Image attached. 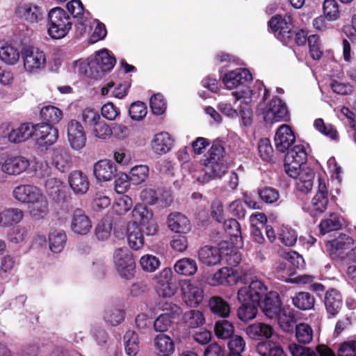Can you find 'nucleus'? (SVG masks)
<instances>
[{"label": "nucleus", "instance_id": "473e14b6", "mask_svg": "<svg viewBox=\"0 0 356 356\" xmlns=\"http://www.w3.org/2000/svg\"><path fill=\"white\" fill-rule=\"evenodd\" d=\"M168 227L177 233H187L191 230L188 218L180 213H172L168 218Z\"/></svg>", "mask_w": 356, "mask_h": 356}, {"label": "nucleus", "instance_id": "20e7f679", "mask_svg": "<svg viewBox=\"0 0 356 356\" xmlns=\"http://www.w3.org/2000/svg\"><path fill=\"white\" fill-rule=\"evenodd\" d=\"M24 70L30 74H38L42 71L47 63L44 52L33 46H25L21 51Z\"/></svg>", "mask_w": 356, "mask_h": 356}, {"label": "nucleus", "instance_id": "9d476101", "mask_svg": "<svg viewBox=\"0 0 356 356\" xmlns=\"http://www.w3.org/2000/svg\"><path fill=\"white\" fill-rule=\"evenodd\" d=\"M113 262L119 275L127 280L131 279L134 273L135 261L132 254L126 248H119L114 252Z\"/></svg>", "mask_w": 356, "mask_h": 356}, {"label": "nucleus", "instance_id": "79ce46f5", "mask_svg": "<svg viewBox=\"0 0 356 356\" xmlns=\"http://www.w3.org/2000/svg\"><path fill=\"white\" fill-rule=\"evenodd\" d=\"M2 227H7L18 224L24 218V211L18 208H9L1 212Z\"/></svg>", "mask_w": 356, "mask_h": 356}, {"label": "nucleus", "instance_id": "f8f14e48", "mask_svg": "<svg viewBox=\"0 0 356 356\" xmlns=\"http://www.w3.org/2000/svg\"><path fill=\"white\" fill-rule=\"evenodd\" d=\"M224 147L219 143L213 144L209 149L204 164L209 170H214L216 176H222L225 172V165L223 161Z\"/></svg>", "mask_w": 356, "mask_h": 356}, {"label": "nucleus", "instance_id": "bb28decb", "mask_svg": "<svg viewBox=\"0 0 356 356\" xmlns=\"http://www.w3.org/2000/svg\"><path fill=\"white\" fill-rule=\"evenodd\" d=\"M51 160L53 165L61 172L69 170L72 166L71 154L66 148L63 147L54 149Z\"/></svg>", "mask_w": 356, "mask_h": 356}, {"label": "nucleus", "instance_id": "603ef678", "mask_svg": "<svg viewBox=\"0 0 356 356\" xmlns=\"http://www.w3.org/2000/svg\"><path fill=\"white\" fill-rule=\"evenodd\" d=\"M154 345L157 350L163 355L172 354L175 350L174 343L171 338L166 334H158L154 339Z\"/></svg>", "mask_w": 356, "mask_h": 356}, {"label": "nucleus", "instance_id": "49530a36", "mask_svg": "<svg viewBox=\"0 0 356 356\" xmlns=\"http://www.w3.org/2000/svg\"><path fill=\"white\" fill-rule=\"evenodd\" d=\"M174 269L178 274L191 276L197 272V265L196 261L193 259L183 258L175 263Z\"/></svg>", "mask_w": 356, "mask_h": 356}, {"label": "nucleus", "instance_id": "6e6552de", "mask_svg": "<svg viewBox=\"0 0 356 356\" xmlns=\"http://www.w3.org/2000/svg\"><path fill=\"white\" fill-rule=\"evenodd\" d=\"M264 120L267 124H273L280 121H288L289 113L284 102L278 97H273L264 108Z\"/></svg>", "mask_w": 356, "mask_h": 356}, {"label": "nucleus", "instance_id": "a18cd8bd", "mask_svg": "<svg viewBox=\"0 0 356 356\" xmlns=\"http://www.w3.org/2000/svg\"><path fill=\"white\" fill-rule=\"evenodd\" d=\"M63 115V111L54 106H45L40 110V118L46 121L47 124L51 125L58 123L62 120Z\"/></svg>", "mask_w": 356, "mask_h": 356}, {"label": "nucleus", "instance_id": "6ab92c4d", "mask_svg": "<svg viewBox=\"0 0 356 356\" xmlns=\"http://www.w3.org/2000/svg\"><path fill=\"white\" fill-rule=\"evenodd\" d=\"M42 193V191L36 186L19 184L13 188L12 196L20 203L31 204Z\"/></svg>", "mask_w": 356, "mask_h": 356}, {"label": "nucleus", "instance_id": "0eeeda50", "mask_svg": "<svg viewBox=\"0 0 356 356\" xmlns=\"http://www.w3.org/2000/svg\"><path fill=\"white\" fill-rule=\"evenodd\" d=\"M34 125L31 123H22L17 128H12L8 123L0 126V136L7 138L13 143H19L27 140L33 136Z\"/></svg>", "mask_w": 356, "mask_h": 356}, {"label": "nucleus", "instance_id": "dca6fc26", "mask_svg": "<svg viewBox=\"0 0 356 356\" xmlns=\"http://www.w3.org/2000/svg\"><path fill=\"white\" fill-rule=\"evenodd\" d=\"M17 17L29 24H38L44 19V10L33 3H24L17 7Z\"/></svg>", "mask_w": 356, "mask_h": 356}, {"label": "nucleus", "instance_id": "2eb2a0df", "mask_svg": "<svg viewBox=\"0 0 356 356\" xmlns=\"http://www.w3.org/2000/svg\"><path fill=\"white\" fill-rule=\"evenodd\" d=\"M172 272L169 268L163 269L154 277L155 286L159 296L164 298L173 296L177 288L172 282Z\"/></svg>", "mask_w": 356, "mask_h": 356}, {"label": "nucleus", "instance_id": "b1692460", "mask_svg": "<svg viewBox=\"0 0 356 356\" xmlns=\"http://www.w3.org/2000/svg\"><path fill=\"white\" fill-rule=\"evenodd\" d=\"M353 240L345 234H341L337 238L326 243L327 250L334 259L343 258L344 251L349 249Z\"/></svg>", "mask_w": 356, "mask_h": 356}, {"label": "nucleus", "instance_id": "f704fd0d", "mask_svg": "<svg viewBox=\"0 0 356 356\" xmlns=\"http://www.w3.org/2000/svg\"><path fill=\"white\" fill-rule=\"evenodd\" d=\"M315 177L314 172L310 168H302L296 178V186L298 191L303 194L311 192Z\"/></svg>", "mask_w": 356, "mask_h": 356}, {"label": "nucleus", "instance_id": "9b49d317", "mask_svg": "<svg viewBox=\"0 0 356 356\" xmlns=\"http://www.w3.org/2000/svg\"><path fill=\"white\" fill-rule=\"evenodd\" d=\"M181 291L184 302L190 307H197L204 299V290L196 282H184L181 284Z\"/></svg>", "mask_w": 356, "mask_h": 356}, {"label": "nucleus", "instance_id": "de8ad7c7", "mask_svg": "<svg viewBox=\"0 0 356 356\" xmlns=\"http://www.w3.org/2000/svg\"><path fill=\"white\" fill-rule=\"evenodd\" d=\"M214 332L217 338L229 340L234 335V326L227 320L218 321L214 325Z\"/></svg>", "mask_w": 356, "mask_h": 356}, {"label": "nucleus", "instance_id": "ddd939ff", "mask_svg": "<svg viewBox=\"0 0 356 356\" xmlns=\"http://www.w3.org/2000/svg\"><path fill=\"white\" fill-rule=\"evenodd\" d=\"M268 25L276 38L282 42H286L293 35L290 16L282 17L280 15H275L269 21Z\"/></svg>", "mask_w": 356, "mask_h": 356}, {"label": "nucleus", "instance_id": "774afa93", "mask_svg": "<svg viewBox=\"0 0 356 356\" xmlns=\"http://www.w3.org/2000/svg\"><path fill=\"white\" fill-rule=\"evenodd\" d=\"M92 127V133L98 138L106 139L112 136V129L104 121L99 120Z\"/></svg>", "mask_w": 356, "mask_h": 356}, {"label": "nucleus", "instance_id": "7c9ffc66", "mask_svg": "<svg viewBox=\"0 0 356 356\" xmlns=\"http://www.w3.org/2000/svg\"><path fill=\"white\" fill-rule=\"evenodd\" d=\"M324 304L330 316H335L341 310L343 305L340 292L334 289L328 290L325 295Z\"/></svg>", "mask_w": 356, "mask_h": 356}, {"label": "nucleus", "instance_id": "f03ea898", "mask_svg": "<svg viewBox=\"0 0 356 356\" xmlns=\"http://www.w3.org/2000/svg\"><path fill=\"white\" fill-rule=\"evenodd\" d=\"M48 33L54 39L63 38L72 29L70 15L59 7L52 8L48 15Z\"/></svg>", "mask_w": 356, "mask_h": 356}, {"label": "nucleus", "instance_id": "39448f33", "mask_svg": "<svg viewBox=\"0 0 356 356\" xmlns=\"http://www.w3.org/2000/svg\"><path fill=\"white\" fill-rule=\"evenodd\" d=\"M115 64V58L111 56L107 49L97 52L95 58L88 63L86 73L88 76L95 79L102 78L105 72L113 69Z\"/></svg>", "mask_w": 356, "mask_h": 356}, {"label": "nucleus", "instance_id": "1a4fd4ad", "mask_svg": "<svg viewBox=\"0 0 356 356\" xmlns=\"http://www.w3.org/2000/svg\"><path fill=\"white\" fill-rule=\"evenodd\" d=\"M131 224L142 226L145 228V232L147 235L153 236L158 232V225L153 219V213L146 207L142 204H137L132 211Z\"/></svg>", "mask_w": 356, "mask_h": 356}, {"label": "nucleus", "instance_id": "a211bd4d", "mask_svg": "<svg viewBox=\"0 0 356 356\" xmlns=\"http://www.w3.org/2000/svg\"><path fill=\"white\" fill-rule=\"evenodd\" d=\"M67 140L74 150L83 149L86 143V136L81 123L75 120L70 121L67 127Z\"/></svg>", "mask_w": 356, "mask_h": 356}, {"label": "nucleus", "instance_id": "423d86ee", "mask_svg": "<svg viewBox=\"0 0 356 356\" xmlns=\"http://www.w3.org/2000/svg\"><path fill=\"white\" fill-rule=\"evenodd\" d=\"M227 347L229 353L227 356H242V353L246 348V342L243 337L234 334L228 340ZM204 356H225V355L221 346L216 343H213L205 348Z\"/></svg>", "mask_w": 356, "mask_h": 356}, {"label": "nucleus", "instance_id": "37998d69", "mask_svg": "<svg viewBox=\"0 0 356 356\" xmlns=\"http://www.w3.org/2000/svg\"><path fill=\"white\" fill-rule=\"evenodd\" d=\"M238 276L232 268H222L213 276V284H233L237 282Z\"/></svg>", "mask_w": 356, "mask_h": 356}, {"label": "nucleus", "instance_id": "c85d7f7f", "mask_svg": "<svg viewBox=\"0 0 356 356\" xmlns=\"http://www.w3.org/2000/svg\"><path fill=\"white\" fill-rule=\"evenodd\" d=\"M174 140L165 131L155 134L151 141V148L154 154L163 155L168 153L173 146Z\"/></svg>", "mask_w": 356, "mask_h": 356}, {"label": "nucleus", "instance_id": "393cba45", "mask_svg": "<svg viewBox=\"0 0 356 356\" xmlns=\"http://www.w3.org/2000/svg\"><path fill=\"white\" fill-rule=\"evenodd\" d=\"M71 228L74 233L81 235L87 234L92 229V222L83 209H76L73 211Z\"/></svg>", "mask_w": 356, "mask_h": 356}, {"label": "nucleus", "instance_id": "6e6d98bb", "mask_svg": "<svg viewBox=\"0 0 356 356\" xmlns=\"http://www.w3.org/2000/svg\"><path fill=\"white\" fill-rule=\"evenodd\" d=\"M341 225V218L337 214L332 213L330 214L329 218L321 222L319 227L321 232L325 234L327 232L339 229Z\"/></svg>", "mask_w": 356, "mask_h": 356}, {"label": "nucleus", "instance_id": "2f4dec72", "mask_svg": "<svg viewBox=\"0 0 356 356\" xmlns=\"http://www.w3.org/2000/svg\"><path fill=\"white\" fill-rule=\"evenodd\" d=\"M199 261L206 266H215L220 263L222 256L218 248L204 245L198 251Z\"/></svg>", "mask_w": 356, "mask_h": 356}, {"label": "nucleus", "instance_id": "7ed1b4c3", "mask_svg": "<svg viewBox=\"0 0 356 356\" xmlns=\"http://www.w3.org/2000/svg\"><path fill=\"white\" fill-rule=\"evenodd\" d=\"M264 294L266 296L264 300L259 301V303L263 312L269 318L277 317L282 327H284L283 323L286 324V327H289L292 318L287 314L286 309H281V301L278 293L275 291H270L268 293L265 292Z\"/></svg>", "mask_w": 356, "mask_h": 356}, {"label": "nucleus", "instance_id": "680f3d73", "mask_svg": "<svg viewBox=\"0 0 356 356\" xmlns=\"http://www.w3.org/2000/svg\"><path fill=\"white\" fill-rule=\"evenodd\" d=\"M44 187L47 194L55 200L60 196L63 188L62 181L56 177H50L45 181Z\"/></svg>", "mask_w": 356, "mask_h": 356}, {"label": "nucleus", "instance_id": "412c9836", "mask_svg": "<svg viewBox=\"0 0 356 356\" xmlns=\"http://www.w3.org/2000/svg\"><path fill=\"white\" fill-rule=\"evenodd\" d=\"M318 182V191L311 202L312 215L323 213L327 209L329 204L328 191L325 180L319 177Z\"/></svg>", "mask_w": 356, "mask_h": 356}, {"label": "nucleus", "instance_id": "0e129e2a", "mask_svg": "<svg viewBox=\"0 0 356 356\" xmlns=\"http://www.w3.org/2000/svg\"><path fill=\"white\" fill-rule=\"evenodd\" d=\"M28 234V227L25 226H17L9 233L8 239L13 243L19 244L26 241Z\"/></svg>", "mask_w": 356, "mask_h": 356}, {"label": "nucleus", "instance_id": "4468645a", "mask_svg": "<svg viewBox=\"0 0 356 356\" xmlns=\"http://www.w3.org/2000/svg\"><path fill=\"white\" fill-rule=\"evenodd\" d=\"M140 200L145 204H159L162 207H169L172 199L169 191L163 188H145L140 193Z\"/></svg>", "mask_w": 356, "mask_h": 356}, {"label": "nucleus", "instance_id": "69168bd1", "mask_svg": "<svg viewBox=\"0 0 356 356\" xmlns=\"http://www.w3.org/2000/svg\"><path fill=\"white\" fill-rule=\"evenodd\" d=\"M259 195L261 200L266 204H273L280 199L279 191L272 187H265L259 190Z\"/></svg>", "mask_w": 356, "mask_h": 356}, {"label": "nucleus", "instance_id": "e2e57ef3", "mask_svg": "<svg viewBox=\"0 0 356 356\" xmlns=\"http://www.w3.org/2000/svg\"><path fill=\"white\" fill-rule=\"evenodd\" d=\"M323 13L329 21H335L339 16V6L335 0H325L323 3Z\"/></svg>", "mask_w": 356, "mask_h": 356}, {"label": "nucleus", "instance_id": "4d7b16f0", "mask_svg": "<svg viewBox=\"0 0 356 356\" xmlns=\"http://www.w3.org/2000/svg\"><path fill=\"white\" fill-rule=\"evenodd\" d=\"M149 175V168L145 165H139L131 169L129 179L134 184L138 185L144 182Z\"/></svg>", "mask_w": 356, "mask_h": 356}, {"label": "nucleus", "instance_id": "5701e85b", "mask_svg": "<svg viewBox=\"0 0 356 356\" xmlns=\"http://www.w3.org/2000/svg\"><path fill=\"white\" fill-rule=\"evenodd\" d=\"M274 140L276 149L284 153L295 143L296 136L289 126L282 124L277 129Z\"/></svg>", "mask_w": 356, "mask_h": 356}, {"label": "nucleus", "instance_id": "72a5a7b5", "mask_svg": "<svg viewBox=\"0 0 356 356\" xmlns=\"http://www.w3.org/2000/svg\"><path fill=\"white\" fill-rule=\"evenodd\" d=\"M246 334L252 339L259 340L262 338L268 339L273 336V327L266 323H254L246 328Z\"/></svg>", "mask_w": 356, "mask_h": 356}, {"label": "nucleus", "instance_id": "3c124183", "mask_svg": "<svg viewBox=\"0 0 356 356\" xmlns=\"http://www.w3.org/2000/svg\"><path fill=\"white\" fill-rule=\"evenodd\" d=\"M124 349L127 355L135 356L139 350V341L137 334L133 330H128L124 336Z\"/></svg>", "mask_w": 356, "mask_h": 356}, {"label": "nucleus", "instance_id": "e433bc0d", "mask_svg": "<svg viewBox=\"0 0 356 356\" xmlns=\"http://www.w3.org/2000/svg\"><path fill=\"white\" fill-rule=\"evenodd\" d=\"M31 204L30 214L35 219H43L48 214L49 203L44 193L40 195V196Z\"/></svg>", "mask_w": 356, "mask_h": 356}, {"label": "nucleus", "instance_id": "c9c22d12", "mask_svg": "<svg viewBox=\"0 0 356 356\" xmlns=\"http://www.w3.org/2000/svg\"><path fill=\"white\" fill-rule=\"evenodd\" d=\"M20 54L18 49L11 44L0 42V59L9 65H15L19 60Z\"/></svg>", "mask_w": 356, "mask_h": 356}, {"label": "nucleus", "instance_id": "c03bdc74", "mask_svg": "<svg viewBox=\"0 0 356 356\" xmlns=\"http://www.w3.org/2000/svg\"><path fill=\"white\" fill-rule=\"evenodd\" d=\"M67 236L63 230H54L49 233V249L54 253L60 252L66 243Z\"/></svg>", "mask_w": 356, "mask_h": 356}, {"label": "nucleus", "instance_id": "338daca9", "mask_svg": "<svg viewBox=\"0 0 356 356\" xmlns=\"http://www.w3.org/2000/svg\"><path fill=\"white\" fill-rule=\"evenodd\" d=\"M258 150L261 158L266 161H270L273 156V149L268 138H262L258 144Z\"/></svg>", "mask_w": 356, "mask_h": 356}, {"label": "nucleus", "instance_id": "09e8293b", "mask_svg": "<svg viewBox=\"0 0 356 356\" xmlns=\"http://www.w3.org/2000/svg\"><path fill=\"white\" fill-rule=\"evenodd\" d=\"M286 152L285 162H296L302 165L307 161V153L303 145H294Z\"/></svg>", "mask_w": 356, "mask_h": 356}, {"label": "nucleus", "instance_id": "a19ab883", "mask_svg": "<svg viewBox=\"0 0 356 356\" xmlns=\"http://www.w3.org/2000/svg\"><path fill=\"white\" fill-rule=\"evenodd\" d=\"M211 311L216 315L226 318L230 314V306L227 302L219 296L211 297L209 301Z\"/></svg>", "mask_w": 356, "mask_h": 356}, {"label": "nucleus", "instance_id": "f257e3e1", "mask_svg": "<svg viewBox=\"0 0 356 356\" xmlns=\"http://www.w3.org/2000/svg\"><path fill=\"white\" fill-rule=\"evenodd\" d=\"M266 290V287L259 280L252 281L248 286L238 290V300L241 305L238 309L237 316L241 321H248L256 317L257 306Z\"/></svg>", "mask_w": 356, "mask_h": 356}, {"label": "nucleus", "instance_id": "052dcab7", "mask_svg": "<svg viewBox=\"0 0 356 356\" xmlns=\"http://www.w3.org/2000/svg\"><path fill=\"white\" fill-rule=\"evenodd\" d=\"M112 229L113 225L110 219L106 218L100 220L95 229L97 239L102 241L108 239L111 236Z\"/></svg>", "mask_w": 356, "mask_h": 356}, {"label": "nucleus", "instance_id": "5fc2aeb1", "mask_svg": "<svg viewBox=\"0 0 356 356\" xmlns=\"http://www.w3.org/2000/svg\"><path fill=\"white\" fill-rule=\"evenodd\" d=\"M185 323L191 328H196L204 325L205 318L204 314L199 310H190L184 315Z\"/></svg>", "mask_w": 356, "mask_h": 356}, {"label": "nucleus", "instance_id": "8fccbe9b", "mask_svg": "<svg viewBox=\"0 0 356 356\" xmlns=\"http://www.w3.org/2000/svg\"><path fill=\"white\" fill-rule=\"evenodd\" d=\"M293 305L301 310H309L314 307L315 298L308 292H298L292 298Z\"/></svg>", "mask_w": 356, "mask_h": 356}, {"label": "nucleus", "instance_id": "cd10ccee", "mask_svg": "<svg viewBox=\"0 0 356 356\" xmlns=\"http://www.w3.org/2000/svg\"><path fill=\"white\" fill-rule=\"evenodd\" d=\"M168 307H165L164 309L170 310V313H164L161 314L154 322V328L156 332H164L170 327L172 318L176 316L179 315L181 313V309L179 306L175 304H167Z\"/></svg>", "mask_w": 356, "mask_h": 356}, {"label": "nucleus", "instance_id": "4c0bfd02", "mask_svg": "<svg viewBox=\"0 0 356 356\" xmlns=\"http://www.w3.org/2000/svg\"><path fill=\"white\" fill-rule=\"evenodd\" d=\"M256 350L260 356H286L280 343L273 341L259 343Z\"/></svg>", "mask_w": 356, "mask_h": 356}, {"label": "nucleus", "instance_id": "aec40b11", "mask_svg": "<svg viewBox=\"0 0 356 356\" xmlns=\"http://www.w3.org/2000/svg\"><path fill=\"white\" fill-rule=\"evenodd\" d=\"M30 166L29 160L23 156L8 157L1 164V171L8 175L17 176L25 172Z\"/></svg>", "mask_w": 356, "mask_h": 356}, {"label": "nucleus", "instance_id": "864d4df0", "mask_svg": "<svg viewBox=\"0 0 356 356\" xmlns=\"http://www.w3.org/2000/svg\"><path fill=\"white\" fill-rule=\"evenodd\" d=\"M296 337L300 343H309L313 339V330L307 323H299L296 327Z\"/></svg>", "mask_w": 356, "mask_h": 356}, {"label": "nucleus", "instance_id": "13d9d810", "mask_svg": "<svg viewBox=\"0 0 356 356\" xmlns=\"http://www.w3.org/2000/svg\"><path fill=\"white\" fill-rule=\"evenodd\" d=\"M124 318V312L118 308H110L106 310L104 319L105 322L112 326L120 324Z\"/></svg>", "mask_w": 356, "mask_h": 356}, {"label": "nucleus", "instance_id": "4be33fe9", "mask_svg": "<svg viewBox=\"0 0 356 356\" xmlns=\"http://www.w3.org/2000/svg\"><path fill=\"white\" fill-rule=\"evenodd\" d=\"M251 79V74L245 68H237L226 73L222 76V82L229 90L240 88Z\"/></svg>", "mask_w": 356, "mask_h": 356}, {"label": "nucleus", "instance_id": "ea45409f", "mask_svg": "<svg viewBox=\"0 0 356 356\" xmlns=\"http://www.w3.org/2000/svg\"><path fill=\"white\" fill-rule=\"evenodd\" d=\"M225 232L232 240V243L239 247L242 245L241 226L238 222L233 218L225 220L223 223Z\"/></svg>", "mask_w": 356, "mask_h": 356}, {"label": "nucleus", "instance_id": "bf43d9fd", "mask_svg": "<svg viewBox=\"0 0 356 356\" xmlns=\"http://www.w3.org/2000/svg\"><path fill=\"white\" fill-rule=\"evenodd\" d=\"M132 206V199L128 195H122L115 200L113 209L116 214L124 215L131 209Z\"/></svg>", "mask_w": 356, "mask_h": 356}, {"label": "nucleus", "instance_id": "c756f323", "mask_svg": "<svg viewBox=\"0 0 356 356\" xmlns=\"http://www.w3.org/2000/svg\"><path fill=\"white\" fill-rule=\"evenodd\" d=\"M70 188L77 195L85 194L89 189L90 183L87 175L80 170L71 172L68 177Z\"/></svg>", "mask_w": 356, "mask_h": 356}, {"label": "nucleus", "instance_id": "f3484780", "mask_svg": "<svg viewBox=\"0 0 356 356\" xmlns=\"http://www.w3.org/2000/svg\"><path fill=\"white\" fill-rule=\"evenodd\" d=\"M33 136L39 145L47 147L57 141L58 131L49 124L40 123L34 125Z\"/></svg>", "mask_w": 356, "mask_h": 356}, {"label": "nucleus", "instance_id": "a878e982", "mask_svg": "<svg viewBox=\"0 0 356 356\" xmlns=\"http://www.w3.org/2000/svg\"><path fill=\"white\" fill-rule=\"evenodd\" d=\"M116 172L117 168L114 162L107 159L97 161L93 168L94 175L100 181L111 180Z\"/></svg>", "mask_w": 356, "mask_h": 356}, {"label": "nucleus", "instance_id": "58836bf2", "mask_svg": "<svg viewBox=\"0 0 356 356\" xmlns=\"http://www.w3.org/2000/svg\"><path fill=\"white\" fill-rule=\"evenodd\" d=\"M127 241L129 247L138 250L144 245V237L141 229L135 224H129L127 228Z\"/></svg>", "mask_w": 356, "mask_h": 356}]
</instances>
